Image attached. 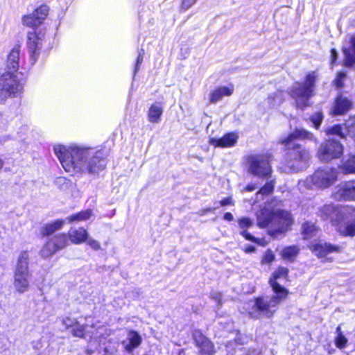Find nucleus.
I'll use <instances>...</instances> for the list:
<instances>
[{
  "label": "nucleus",
  "mask_w": 355,
  "mask_h": 355,
  "mask_svg": "<svg viewBox=\"0 0 355 355\" xmlns=\"http://www.w3.org/2000/svg\"><path fill=\"white\" fill-rule=\"evenodd\" d=\"M53 152L62 166L71 175L97 174L106 166L105 153L102 150L78 144H55Z\"/></svg>",
  "instance_id": "1"
},
{
  "label": "nucleus",
  "mask_w": 355,
  "mask_h": 355,
  "mask_svg": "<svg viewBox=\"0 0 355 355\" xmlns=\"http://www.w3.org/2000/svg\"><path fill=\"white\" fill-rule=\"evenodd\" d=\"M288 272L286 268L279 267L273 272L269 283L275 293L274 295L257 297L248 303L247 309H248V313L252 318H259L261 316L270 318L273 315L277 306L288 295V291L280 285V282L286 279Z\"/></svg>",
  "instance_id": "2"
},
{
  "label": "nucleus",
  "mask_w": 355,
  "mask_h": 355,
  "mask_svg": "<svg viewBox=\"0 0 355 355\" xmlns=\"http://www.w3.org/2000/svg\"><path fill=\"white\" fill-rule=\"evenodd\" d=\"M297 139L309 140L317 142L313 134L303 128H296L281 139L287 150L286 166L292 171H299L306 168L311 157L309 151L297 142Z\"/></svg>",
  "instance_id": "3"
},
{
  "label": "nucleus",
  "mask_w": 355,
  "mask_h": 355,
  "mask_svg": "<svg viewBox=\"0 0 355 355\" xmlns=\"http://www.w3.org/2000/svg\"><path fill=\"white\" fill-rule=\"evenodd\" d=\"M49 12V7L43 5L37 8L31 14L25 15L22 17L24 25L33 28L32 31L28 33L27 46L31 57L35 60L39 51L42 48V42L44 39V33L35 28L42 24Z\"/></svg>",
  "instance_id": "4"
},
{
  "label": "nucleus",
  "mask_w": 355,
  "mask_h": 355,
  "mask_svg": "<svg viewBox=\"0 0 355 355\" xmlns=\"http://www.w3.org/2000/svg\"><path fill=\"white\" fill-rule=\"evenodd\" d=\"M292 223V216L287 211L277 209L271 212L262 209L257 214L258 225L261 227H269L268 233L275 238L287 232Z\"/></svg>",
  "instance_id": "5"
},
{
  "label": "nucleus",
  "mask_w": 355,
  "mask_h": 355,
  "mask_svg": "<svg viewBox=\"0 0 355 355\" xmlns=\"http://www.w3.org/2000/svg\"><path fill=\"white\" fill-rule=\"evenodd\" d=\"M338 178L336 169L325 166L318 168L313 175L308 176L304 180L300 181L299 187L307 189H327L331 187Z\"/></svg>",
  "instance_id": "6"
},
{
  "label": "nucleus",
  "mask_w": 355,
  "mask_h": 355,
  "mask_svg": "<svg viewBox=\"0 0 355 355\" xmlns=\"http://www.w3.org/2000/svg\"><path fill=\"white\" fill-rule=\"evenodd\" d=\"M24 78L21 73L5 71L0 76V102L22 93Z\"/></svg>",
  "instance_id": "7"
},
{
  "label": "nucleus",
  "mask_w": 355,
  "mask_h": 355,
  "mask_svg": "<svg viewBox=\"0 0 355 355\" xmlns=\"http://www.w3.org/2000/svg\"><path fill=\"white\" fill-rule=\"evenodd\" d=\"M317 73L312 71L307 74L304 83H295L291 92V95L295 101L297 106L303 109L308 105L309 98L313 95Z\"/></svg>",
  "instance_id": "8"
},
{
  "label": "nucleus",
  "mask_w": 355,
  "mask_h": 355,
  "mask_svg": "<svg viewBox=\"0 0 355 355\" xmlns=\"http://www.w3.org/2000/svg\"><path fill=\"white\" fill-rule=\"evenodd\" d=\"M28 263L29 254L28 252H21L15 269L13 282L15 291L19 293H24L29 288L31 275L28 270Z\"/></svg>",
  "instance_id": "9"
},
{
  "label": "nucleus",
  "mask_w": 355,
  "mask_h": 355,
  "mask_svg": "<svg viewBox=\"0 0 355 355\" xmlns=\"http://www.w3.org/2000/svg\"><path fill=\"white\" fill-rule=\"evenodd\" d=\"M270 155L268 153L251 155L247 158L250 173L259 178H266L270 175Z\"/></svg>",
  "instance_id": "10"
},
{
  "label": "nucleus",
  "mask_w": 355,
  "mask_h": 355,
  "mask_svg": "<svg viewBox=\"0 0 355 355\" xmlns=\"http://www.w3.org/2000/svg\"><path fill=\"white\" fill-rule=\"evenodd\" d=\"M343 218L336 224V230L343 236H355V207H346Z\"/></svg>",
  "instance_id": "11"
},
{
  "label": "nucleus",
  "mask_w": 355,
  "mask_h": 355,
  "mask_svg": "<svg viewBox=\"0 0 355 355\" xmlns=\"http://www.w3.org/2000/svg\"><path fill=\"white\" fill-rule=\"evenodd\" d=\"M343 147L334 139H328L319 148L318 156L322 162H329L342 155Z\"/></svg>",
  "instance_id": "12"
},
{
  "label": "nucleus",
  "mask_w": 355,
  "mask_h": 355,
  "mask_svg": "<svg viewBox=\"0 0 355 355\" xmlns=\"http://www.w3.org/2000/svg\"><path fill=\"white\" fill-rule=\"evenodd\" d=\"M68 244V237L65 234H60L50 238L40 250L42 257L47 258L65 248Z\"/></svg>",
  "instance_id": "13"
},
{
  "label": "nucleus",
  "mask_w": 355,
  "mask_h": 355,
  "mask_svg": "<svg viewBox=\"0 0 355 355\" xmlns=\"http://www.w3.org/2000/svg\"><path fill=\"white\" fill-rule=\"evenodd\" d=\"M336 200L355 201V180L340 182L333 193Z\"/></svg>",
  "instance_id": "14"
},
{
  "label": "nucleus",
  "mask_w": 355,
  "mask_h": 355,
  "mask_svg": "<svg viewBox=\"0 0 355 355\" xmlns=\"http://www.w3.org/2000/svg\"><path fill=\"white\" fill-rule=\"evenodd\" d=\"M345 208L336 207L333 205H325L320 210V216L324 220L329 219L336 227V224L343 218V212Z\"/></svg>",
  "instance_id": "15"
},
{
  "label": "nucleus",
  "mask_w": 355,
  "mask_h": 355,
  "mask_svg": "<svg viewBox=\"0 0 355 355\" xmlns=\"http://www.w3.org/2000/svg\"><path fill=\"white\" fill-rule=\"evenodd\" d=\"M310 250L319 258H325L331 253H338L342 248L327 242H319L310 246Z\"/></svg>",
  "instance_id": "16"
},
{
  "label": "nucleus",
  "mask_w": 355,
  "mask_h": 355,
  "mask_svg": "<svg viewBox=\"0 0 355 355\" xmlns=\"http://www.w3.org/2000/svg\"><path fill=\"white\" fill-rule=\"evenodd\" d=\"M196 345L200 348V355H212L214 345L212 343L205 338L200 331H196L193 334Z\"/></svg>",
  "instance_id": "17"
},
{
  "label": "nucleus",
  "mask_w": 355,
  "mask_h": 355,
  "mask_svg": "<svg viewBox=\"0 0 355 355\" xmlns=\"http://www.w3.org/2000/svg\"><path fill=\"white\" fill-rule=\"evenodd\" d=\"M20 60V48L15 46L12 48L8 55L5 71H11L12 72L19 73L18 71Z\"/></svg>",
  "instance_id": "18"
},
{
  "label": "nucleus",
  "mask_w": 355,
  "mask_h": 355,
  "mask_svg": "<svg viewBox=\"0 0 355 355\" xmlns=\"http://www.w3.org/2000/svg\"><path fill=\"white\" fill-rule=\"evenodd\" d=\"M238 135L234 132L225 134L220 139L211 138L209 144L214 147L230 148L234 146L238 139Z\"/></svg>",
  "instance_id": "19"
},
{
  "label": "nucleus",
  "mask_w": 355,
  "mask_h": 355,
  "mask_svg": "<svg viewBox=\"0 0 355 355\" xmlns=\"http://www.w3.org/2000/svg\"><path fill=\"white\" fill-rule=\"evenodd\" d=\"M234 92V86L230 85L228 86H221L216 88L209 94V101L211 103H216L223 97L230 96Z\"/></svg>",
  "instance_id": "20"
},
{
  "label": "nucleus",
  "mask_w": 355,
  "mask_h": 355,
  "mask_svg": "<svg viewBox=\"0 0 355 355\" xmlns=\"http://www.w3.org/2000/svg\"><path fill=\"white\" fill-rule=\"evenodd\" d=\"M352 106V103L346 97L340 96L336 99L335 103L331 111V113L334 115L343 114L349 111Z\"/></svg>",
  "instance_id": "21"
},
{
  "label": "nucleus",
  "mask_w": 355,
  "mask_h": 355,
  "mask_svg": "<svg viewBox=\"0 0 355 355\" xmlns=\"http://www.w3.org/2000/svg\"><path fill=\"white\" fill-rule=\"evenodd\" d=\"M62 323L67 329L71 328V332L75 336H84L85 326L80 324L76 319L67 317L63 319Z\"/></svg>",
  "instance_id": "22"
},
{
  "label": "nucleus",
  "mask_w": 355,
  "mask_h": 355,
  "mask_svg": "<svg viewBox=\"0 0 355 355\" xmlns=\"http://www.w3.org/2000/svg\"><path fill=\"white\" fill-rule=\"evenodd\" d=\"M141 341L142 338L137 331H130L128 334L127 340L123 342L125 350L128 352H132L134 349L140 345Z\"/></svg>",
  "instance_id": "23"
},
{
  "label": "nucleus",
  "mask_w": 355,
  "mask_h": 355,
  "mask_svg": "<svg viewBox=\"0 0 355 355\" xmlns=\"http://www.w3.org/2000/svg\"><path fill=\"white\" fill-rule=\"evenodd\" d=\"M69 239L74 244H80L85 242L88 236L87 232L83 227L71 228L69 231Z\"/></svg>",
  "instance_id": "24"
},
{
  "label": "nucleus",
  "mask_w": 355,
  "mask_h": 355,
  "mask_svg": "<svg viewBox=\"0 0 355 355\" xmlns=\"http://www.w3.org/2000/svg\"><path fill=\"white\" fill-rule=\"evenodd\" d=\"M284 101V94L277 91L271 94L263 102V107L266 109H272L279 106Z\"/></svg>",
  "instance_id": "25"
},
{
  "label": "nucleus",
  "mask_w": 355,
  "mask_h": 355,
  "mask_svg": "<svg viewBox=\"0 0 355 355\" xmlns=\"http://www.w3.org/2000/svg\"><path fill=\"white\" fill-rule=\"evenodd\" d=\"M239 226L243 230L241 232V234L245 238V239L257 243V239L249 234L246 229L251 227L253 224L252 220L247 217H243L238 220Z\"/></svg>",
  "instance_id": "26"
},
{
  "label": "nucleus",
  "mask_w": 355,
  "mask_h": 355,
  "mask_svg": "<svg viewBox=\"0 0 355 355\" xmlns=\"http://www.w3.org/2000/svg\"><path fill=\"white\" fill-rule=\"evenodd\" d=\"M163 107L158 103L153 104L148 112V119L151 123H158L161 120Z\"/></svg>",
  "instance_id": "27"
},
{
  "label": "nucleus",
  "mask_w": 355,
  "mask_h": 355,
  "mask_svg": "<svg viewBox=\"0 0 355 355\" xmlns=\"http://www.w3.org/2000/svg\"><path fill=\"white\" fill-rule=\"evenodd\" d=\"M66 220L62 219L56 220L51 223L46 224L42 227L41 233L43 236H48L52 234L55 231L62 228L65 224Z\"/></svg>",
  "instance_id": "28"
},
{
  "label": "nucleus",
  "mask_w": 355,
  "mask_h": 355,
  "mask_svg": "<svg viewBox=\"0 0 355 355\" xmlns=\"http://www.w3.org/2000/svg\"><path fill=\"white\" fill-rule=\"evenodd\" d=\"M92 215V211L91 209H87L68 216L66 220H67L68 223H79L89 220Z\"/></svg>",
  "instance_id": "29"
},
{
  "label": "nucleus",
  "mask_w": 355,
  "mask_h": 355,
  "mask_svg": "<svg viewBox=\"0 0 355 355\" xmlns=\"http://www.w3.org/2000/svg\"><path fill=\"white\" fill-rule=\"evenodd\" d=\"M299 252V249L296 246H288L282 251V257L284 259L293 261Z\"/></svg>",
  "instance_id": "30"
},
{
  "label": "nucleus",
  "mask_w": 355,
  "mask_h": 355,
  "mask_svg": "<svg viewBox=\"0 0 355 355\" xmlns=\"http://www.w3.org/2000/svg\"><path fill=\"white\" fill-rule=\"evenodd\" d=\"M317 231L315 225L312 223L306 222L302 225V234L306 239L315 236Z\"/></svg>",
  "instance_id": "31"
},
{
  "label": "nucleus",
  "mask_w": 355,
  "mask_h": 355,
  "mask_svg": "<svg viewBox=\"0 0 355 355\" xmlns=\"http://www.w3.org/2000/svg\"><path fill=\"white\" fill-rule=\"evenodd\" d=\"M343 170L346 173H355V156H351L343 164Z\"/></svg>",
  "instance_id": "32"
},
{
  "label": "nucleus",
  "mask_w": 355,
  "mask_h": 355,
  "mask_svg": "<svg viewBox=\"0 0 355 355\" xmlns=\"http://www.w3.org/2000/svg\"><path fill=\"white\" fill-rule=\"evenodd\" d=\"M345 55L344 63L347 67H353L355 65V55L347 49H343Z\"/></svg>",
  "instance_id": "33"
},
{
  "label": "nucleus",
  "mask_w": 355,
  "mask_h": 355,
  "mask_svg": "<svg viewBox=\"0 0 355 355\" xmlns=\"http://www.w3.org/2000/svg\"><path fill=\"white\" fill-rule=\"evenodd\" d=\"M345 125L348 135L355 139V115L347 120Z\"/></svg>",
  "instance_id": "34"
},
{
  "label": "nucleus",
  "mask_w": 355,
  "mask_h": 355,
  "mask_svg": "<svg viewBox=\"0 0 355 355\" xmlns=\"http://www.w3.org/2000/svg\"><path fill=\"white\" fill-rule=\"evenodd\" d=\"M325 132L327 135H334L340 136V137H344L343 128L339 125H336L331 128H328L325 130Z\"/></svg>",
  "instance_id": "35"
},
{
  "label": "nucleus",
  "mask_w": 355,
  "mask_h": 355,
  "mask_svg": "<svg viewBox=\"0 0 355 355\" xmlns=\"http://www.w3.org/2000/svg\"><path fill=\"white\" fill-rule=\"evenodd\" d=\"M347 76L345 73L344 72H338L337 76L334 81V85L337 88H341L344 85V81L345 80Z\"/></svg>",
  "instance_id": "36"
},
{
  "label": "nucleus",
  "mask_w": 355,
  "mask_h": 355,
  "mask_svg": "<svg viewBox=\"0 0 355 355\" xmlns=\"http://www.w3.org/2000/svg\"><path fill=\"white\" fill-rule=\"evenodd\" d=\"M274 184L272 181L267 182L262 188L260 189L259 192L257 193L258 196L259 194L268 195L273 191Z\"/></svg>",
  "instance_id": "37"
},
{
  "label": "nucleus",
  "mask_w": 355,
  "mask_h": 355,
  "mask_svg": "<svg viewBox=\"0 0 355 355\" xmlns=\"http://www.w3.org/2000/svg\"><path fill=\"white\" fill-rule=\"evenodd\" d=\"M347 339L343 334L337 335L335 339L336 346L339 349H343L346 347Z\"/></svg>",
  "instance_id": "38"
},
{
  "label": "nucleus",
  "mask_w": 355,
  "mask_h": 355,
  "mask_svg": "<svg viewBox=\"0 0 355 355\" xmlns=\"http://www.w3.org/2000/svg\"><path fill=\"white\" fill-rule=\"evenodd\" d=\"M322 119H323V115L320 112L315 113L310 118L311 121L313 123V124L314 125V127L316 129H318L320 127V123L322 121Z\"/></svg>",
  "instance_id": "39"
},
{
  "label": "nucleus",
  "mask_w": 355,
  "mask_h": 355,
  "mask_svg": "<svg viewBox=\"0 0 355 355\" xmlns=\"http://www.w3.org/2000/svg\"><path fill=\"white\" fill-rule=\"evenodd\" d=\"M108 335H109V334L107 333V329L104 327H101L96 329V332L94 334V337L96 338L99 339V341L101 342L103 337L104 336H108Z\"/></svg>",
  "instance_id": "40"
},
{
  "label": "nucleus",
  "mask_w": 355,
  "mask_h": 355,
  "mask_svg": "<svg viewBox=\"0 0 355 355\" xmlns=\"http://www.w3.org/2000/svg\"><path fill=\"white\" fill-rule=\"evenodd\" d=\"M275 259V255L270 250H267L262 259V263H271Z\"/></svg>",
  "instance_id": "41"
},
{
  "label": "nucleus",
  "mask_w": 355,
  "mask_h": 355,
  "mask_svg": "<svg viewBox=\"0 0 355 355\" xmlns=\"http://www.w3.org/2000/svg\"><path fill=\"white\" fill-rule=\"evenodd\" d=\"M144 55V51L143 49H141L139 52V55H138V57L137 59V62H136L135 69V73L139 70V66L143 62Z\"/></svg>",
  "instance_id": "42"
},
{
  "label": "nucleus",
  "mask_w": 355,
  "mask_h": 355,
  "mask_svg": "<svg viewBox=\"0 0 355 355\" xmlns=\"http://www.w3.org/2000/svg\"><path fill=\"white\" fill-rule=\"evenodd\" d=\"M87 244L94 250H98L101 248L99 242L93 239H89L87 240Z\"/></svg>",
  "instance_id": "43"
},
{
  "label": "nucleus",
  "mask_w": 355,
  "mask_h": 355,
  "mask_svg": "<svg viewBox=\"0 0 355 355\" xmlns=\"http://www.w3.org/2000/svg\"><path fill=\"white\" fill-rule=\"evenodd\" d=\"M196 2V0H182L181 8L182 9L187 10L191 8Z\"/></svg>",
  "instance_id": "44"
},
{
  "label": "nucleus",
  "mask_w": 355,
  "mask_h": 355,
  "mask_svg": "<svg viewBox=\"0 0 355 355\" xmlns=\"http://www.w3.org/2000/svg\"><path fill=\"white\" fill-rule=\"evenodd\" d=\"M211 298L213 299L218 305L221 304L222 295L218 292H213L211 294Z\"/></svg>",
  "instance_id": "45"
},
{
  "label": "nucleus",
  "mask_w": 355,
  "mask_h": 355,
  "mask_svg": "<svg viewBox=\"0 0 355 355\" xmlns=\"http://www.w3.org/2000/svg\"><path fill=\"white\" fill-rule=\"evenodd\" d=\"M220 204L221 206H227V205H233V202H232V198L230 197H228V198L223 199L220 202Z\"/></svg>",
  "instance_id": "46"
},
{
  "label": "nucleus",
  "mask_w": 355,
  "mask_h": 355,
  "mask_svg": "<svg viewBox=\"0 0 355 355\" xmlns=\"http://www.w3.org/2000/svg\"><path fill=\"white\" fill-rule=\"evenodd\" d=\"M337 57H338V53L337 51H336L335 49H332L331 50V64H334L335 63L336 59H337Z\"/></svg>",
  "instance_id": "47"
},
{
  "label": "nucleus",
  "mask_w": 355,
  "mask_h": 355,
  "mask_svg": "<svg viewBox=\"0 0 355 355\" xmlns=\"http://www.w3.org/2000/svg\"><path fill=\"white\" fill-rule=\"evenodd\" d=\"M237 343V338L234 340V342L229 341L227 345H225V348L227 352H230V349H232V347Z\"/></svg>",
  "instance_id": "48"
},
{
  "label": "nucleus",
  "mask_w": 355,
  "mask_h": 355,
  "mask_svg": "<svg viewBox=\"0 0 355 355\" xmlns=\"http://www.w3.org/2000/svg\"><path fill=\"white\" fill-rule=\"evenodd\" d=\"M223 218L225 220H227V221H232L234 219L233 215L230 212L225 213L224 214Z\"/></svg>",
  "instance_id": "49"
},
{
  "label": "nucleus",
  "mask_w": 355,
  "mask_h": 355,
  "mask_svg": "<svg viewBox=\"0 0 355 355\" xmlns=\"http://www.w3.org/2000/svg\"><path fill=\"white\" fill-rule=\"evenodd\" d=\"M214 209H215V208H207V209H205L203 210H201L200 211V214L201 216H203V215L206 214L207 212L213 211Z\"/></svg>",
  "instance_id": "50"
},
{
  "label": "nucleus",
  "mask_w": 355,
  "mask_h": 355,
  "mask_svg": "<svg viewBox=\"0 0 355 355\" xmlns=\"http://www.w3.org/2000/svg\"><path fill=\"white\" fill-rule=\"evenodd\" d=\"M245 355H261L260 352L257 349L249 350L248 352Z\"/></svg>",
  "instance_id": "51"
},
{
  "label": "nucleus",
  "mask_w": 355,
  "mask_h": 355,
  "mask_svg": "<svg viewBox=\"0 0 355 355\" xmlns=\"http://www.w3.org/2000/svg\"><path fill=\"white\" fill-rule=\"evenodd\" d=\"M257 189V187L254 184H248L247 185L245 189L248 191H252Z\"/></svg>",
  "instance_id": "52"
},
{
  "label": "nucleus",
  "mask_w": 355,
  "mask_h": 355,
  "mask_svg": "<svg viewBox=\"0 0 355 355\" xmlns=\"http://www.w3.org/2000/svg\"><path fill=\"white\" fill-rule=\"evenodd\" d=\"M350 43L353 51L355 52V35L351 37Z\"/></svg>",
  "instance_id": "53"
},
{
  "label": "nucleus",
  "mask_w": 355,
  "mask_h": 355,
  "mask_svg": "<svg viewBox=\"0 0 355 355\" xmlns=\"http://www.w3.org/2000/svg\"><path fill=\"white\" fill-rule=\"evenodd\" d=\"M254 248L253 246H250L249 248H248L246 249V252H254Z\"/></svg>",
  "instance_id": "54"
},
{
  "label": "nucleus",
  "mask_w": 355,
  "mask_h": 355,
  "mask_svg": "<svg viewBox=\"0 0 355 355\" xmlns=\"http://www.w3.org/2000/svg\"><path fill=\"white\" fill-rule=\"evenodd\" d=\"M336 333H337V335L343 334L342 332H341V328H340V326H338L336 328Z\"/></svg>",
  "instance_id": "55"
},
{
  "label": "nucleus",
  "mask_w": 355,
  "mask_h": 355,
  "mask_svg": "<svg viewBox=\"0 0 355 355\" xmlns=\"http://www.w3.org/2000/svg\"><path fill=\"white\" fill-rule=\"evenodd\" d=\"M3 161L0 158V169L3 167Z\"/></svg>",
  "instance_id": "56"
}]
</instances>
